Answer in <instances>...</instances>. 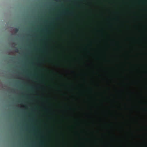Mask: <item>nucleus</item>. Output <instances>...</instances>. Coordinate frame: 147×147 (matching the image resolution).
Here are the masks:
<instances>
[{
  "mask_svg": "<svg viewBox=\"0 0 147 147\" xmlns=\"http://www.w3.org/2000/svg\"><path fill=\"white\" fill-rule=\"evenodd\" d=\"M15 30L16 32H17L19 30L17 28H16L15 29Z\"/></svg>",
  "mask_w": 147,
  "mask_h": 147,
  "instance_id": "f257e3e1",
  "label": "nucleus"
},
{
  "mask_svg": "<svg viewBox=\"0 0 147 147\" xmlns=\"http://www.w3.org/2000/svg\"><path fill=\"white\" fill-rule=\"evenodd\" d=\"M15 51H16V52L18 53V49L17 48H16L15 49Z\"/></svg>",
  "mask_w": 147,
  "mask_h": 147,
  "instance_id": "f03ea898",
  "label": "nucleus"
},
{
  "mask_svg": "<svg viewBox=\"0 0 147 147\" xmlns=\"http://www.w3.org/2000/svg\"><path fill=\"white\" fill-rule=\"evenodd\" d=\"M40 144H43V143L42 142H40Z\"/></svg>",
  "mask_w": 147,
  "mask_h": 147,
  "instance_id": "7ed1b4c3",
  "label": "nucleus"
},
{
  "mask_svg": "<svg viewBox=\"0 0 147 147\" xmlns=\"http://www.w3.org/2000/svg\"><path fill=\"white\" fill-rule=\"evenodd\" d=\"M64 13L63 12H62V13H61V14H63Z\"/></svg>",
  "mask_w": 147,
  "mask_h": 147,
  "instance_id": "20e7f679",
  "label": "nucleus"
},
{
  "mask_svg": "<svg viewBox=\"0 0 147 147\" xmlns=\"http://www.w3.org/2000/svg\"><path fill=\"white\" fill-rule=\"evenodd\" d=\"M46 110L47 111H48V109H46Z\"/></svg>",
  "mask_w": 147,
  "mask_h": 147,
  "instance_id": "39448f33",
  "label": "nucleus"
},
{
  "mask_svg": "<svg viewBox=\"0 0 147 147\" xmlns=\"http://www.w3.org/2000/svg\"><path fill=\"white\" fill-rule=\"evenodd\" d=\"M31 88V89H32V88H32V87H31V88Z\"/></svg>",
  "mask_w": 147,
  "mask_h": 147,
  "instance_id": "423d86ee",
  "label": "nucleus"
},
{
  "mask_svg": "<svg viewBox=\"0 0 147 147\" xmlns=\"http://www.w3.org/2000/svg\"><path fill=\"white\" fill-rule=\"evenodd\" d=\"M59 19V17H58V18H57V19Z\"/></svg>",
  "mask_w": 147,
  "mask_h": 147,
  "instance_id": "0eeeda50",
  "label": "nucleus"
}]
</instances>
